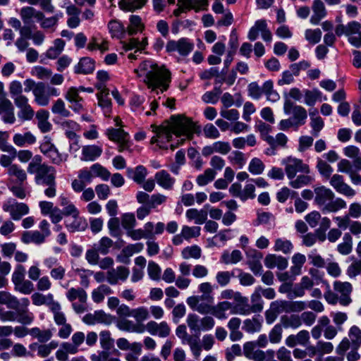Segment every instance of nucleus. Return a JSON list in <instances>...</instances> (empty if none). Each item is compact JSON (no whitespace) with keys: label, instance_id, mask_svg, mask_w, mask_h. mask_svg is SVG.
I'll return each mask as SVG.
<instances>
[{"label":"nucleus","instance_id":"nucleus-1","mask_svg":"<svg viewBox=\"0 0 361 361\" xmlns=\"http://www.w3.org/2000/svg\"><path fill=\"white\" fill-rule=\"evenodd\" d=\"M139 70L145 72V82L152 90L160 88L163 92L167 90L171 73L164 66L159 67L152 61H145L140 65Z\"/></svg>","mask_w":361,"mask_h":361},{"label":"nucleus","instance_id":"nucleus-2","mask_svg":"<svg viewBox=\"0 0 361 361\" xmlns=\"http://www.w3.org/2000/svg\"><path fill=\"white\" fill-rule=\"evenodd\" d=\"M352 292L353 286L350 282L335 281L333 283V290L328 289L324 296L329 304L336 305L339 302L343 306H348L352 302Z\"/></svg>","mask_w":361,"mask_h":361},{"label":"nucleus","instance_id":"nucleus-3","mask_svg":"<svg viewBox=\"0 0 361 361\" xmlns=\"http://www.w3.org/2000/svg\"><path fill=\"white\" fill-rule=\"evenodd\" d=\"M315 202L319 206H324L323 211L336 212L346 207V202L341 198H334V193L325 186L314 188Z\"/></svg>","mask_w":361,"mask_h":361},{"label":"nucleus","instance_id":"nucleus-4","mask_svg":"<svg viewBox=\"0 0 361 361\" xmlns=\"http://www.w3.org/2000/svg\"><path fill=\"white\" fill-rule=\"evenodd\" d=\"M165 130H168L170 135L177 137L184 135L190 138L194 133L195 124L189 118L183 115H175L171 116L169 121L164 125Z\"/></svg>","mask_w":361,"mask_h":361},{"label":"nucleus","instance_id":"nucleus-5","mask_svg":"<svg viewBox=\"0 0 361 361\" xmlns=\"http://www.w3.org/2000/svg\"><path fill=\"white\" fill-rule=\"evenodd\" d=\"M23 306L22 309H18L16 312L12 310H5L0 306V320L2 322H18L23 325H29L34 321V315L30 312L27 307L30 305L28 298L21 299Z\"/></svg>","mask_w":361,"mask_h":361},{"label":"nucleus","instance_id":"nucleus-6","mask_svg":"<svg viewBox=\"0 0 361 361\" xmlns=\"http://www.w3.org/2000/svg\"><path fill=\"white\" fill-rule=\"evenodd\" d=\"M186 323L192 333L198 334L201 331H210L215 326V320L212 317L206 315L203 317H200L194 313L188 315Z\"/></svg>","mask_w":361,"mask_h":361},{"label":"nucleus","instance_id":"nucleus-7","mask_svg":"<svg viewBox=\"0 0 361 361\" xmlns=\"http://www.w3.org/2000/svg\"><path fill=\"white\" fill-rule=\"evenodd\" d=\"M281 164L284 166V171L288 179L295 178L298 173L309 174L310 169L309 165L304 163L300 159L288 156L283 159Z\"/></svg>","mask_w":361,"mask_h":361},{"label":"nucleus","instance_id":"nucleus-8","mask_svg":"<svg viewBox=\"0 0 361 361\" xmlns=\"http://www.w3.org/2000/svg\"><path fill=\"white\" fill-rule=\"evenodd\" d=\"M33 95L37 104L46 106L49 104L50 97H57L59 95V92L54 87H46L44 83L39 82L36 87L33 89Z\"/></svg>","mask_w":361,"mask_h":361},{"label":"nucleus","instance_id":"nucleus-9","mask_svg":"<svg viewBox=\"0 0 361 361\" xmlns=\"http://www.w3.org/2000/svg\"><path fill=\"white\" fill-rule=\"evenodd\" d=\"M4 212L10 214L11 218L14 221L20 220L23 216L27 214L30 208L23 202H18L15 200H8L3 204Z\"/></svg>","mask_w":361,"mask_h":361},{"label":"nucleus","instance_id":"nucleus-10","mask_svg":"<svg viewBox=\"0 0 361 361\" xmlns=\"http://www.w3.org/2000/svg\"><path fill=\"white\" fill-rule=\"evenodd\" d=\"M106 135L108 138L118 144V150L121 152L126 149L130 150L128 133L121 128H109Z\"/></svg>","mask_w":361,"mask_h":361},{"label":"nucleus","instance_id":"nucleus-11","mask_svg":"<svg viewBox=\"0 0 361 361\" xmlns=\"http://www.w3.org/2000/svg\"><path fill=\"white\" fill-rule=\"evenodd\" d=\"M194 44L188 38H180L178 40H170L166 45L167 52L178 51L180 55L188 56L193 49Z\"/></svg>","mask_w":361,"mask_h":361},{"label":"nucleus","instance_id":"nucleus-12","mask_svg":"<svg viewBox=\"0 0 361 361\" xmlns=\"http://www.w3.org/2000/svg\"><path fill=\"white\" fill-rule=\"evenodd\" d=\"M259 32L264 41L271 42L272 35L267 27V23L265 20H258L255 22V25L248 32L247 38L251 41H254L258 37Z\"/></svg>","mask_w":361,"mask_h":361},{"label":"nucleus","instance_id":"nucleus-13","mask_svg":"<svg viewBox=\"0 0 361 361\" xmlns=\"http://www.w3.org/2000/svg\"><path fill=\"white\" fill-rule=\"evenodd\" d=\"M284 111L286 114H292V120L295 123V127L304 125L307 118V114L305 108L301 106L292 105L289 103H286L284 106Z\"/></svg>","mask_w":361,"mask_h":361},{"label":"nucleus","instance_id":"nucleus-14","mask_svg":"<svg viewBox=\"0 0 361 361\" xmlns=\"http://www.w3.org/2000/svg\"><path fill=\"white\" fill-rule=\"evenodd\" d=\"M18 108V118L21 121H31L35 116V111L29 103V99L26 97L14 102Z\"/></svg>","mask_w":361,"mask_h":361},{"label":"nucleus","instance_id":"nucleus-15","mask_svg":"<svg viewBox=\"0 0 361 361\" xmlns=\"http://www.w3.org/2000/svg\"><path fill=\"white\" fill-rule=\"evenodd\" d=\"M330 185L337 192L346 197H353L355 195V190L345 183L344 178L341 175L334 174L330 179Z\"/></svg>","mask_w":361,"mask_h":361},{"label":"nucleus","instance_id":"nucleus-16","mask_svg":"<svg viewBox=\"0 0 361 361\" xmlns=\"http://www.w3.org/2000/svg\"><path fill=\"white\" fill-rule=\"evenodd\" d=\"M130 274L129 269L123 266L111 268L106 272V281L111 285H116L118 281H125Z\"/></svg>","mask_w":361,"mask_h":361},{"label":"nucleus","instance_id":"nucleus-17","mask_svg":"<svg viewBox=\"0 0 361 361\" xmlns=\"http://www.w3.org/2000/svg\"><path fill=\"white\" fill-rule=\"evenodd\" d=\"M145 330L151 335H158L161 338H166L171 334V328L166 322L157 323L154 321H149L145 325Z\"/></svg>","mask_w":361,"mask_h":361},{"label":"nucleus","instance_id":"nucleus-18","mask_svg":"<svg viewBox=\"0 0 361 361\" xmlns=\"http://www.w3.org/2000/svg\"><path fill=\"white\" fill-rule=\"evenodd\" d=\"M20 16L25 25H30L39 22L43 18V12L32 6H25L20 9Z\"/></svg>","mask_w":361,"mask_h":361},{"label":"nucleus","instance_id":"nucleus-19","mask_svg":"<svg viewBox=\"0 0 361 361\" xmlns=\"http://www.w3.org/2000/svg\"><path fill=\"white\" fill-rule=\"evenodd\" d=\"M262 254L256 250H252L247 252V264L250 270L255 274H261L262 271V265L261 259Z\"/></svg>","mask_w":361,"mask_h":361},{"label":"nucleus","instance_id":"nucleus-20","mask_svg":"<svg viewBox=\"0 0 361 361\" xmlns=\"http://www.w3.org/2000/svg\"><path fill=\"white\" fill-rule=\"evenodd\" d=\"M13 143L18 147H24L36 143L37 137L30 131L17 133L13 135Z\"/></svg>","mask_w":361,"mask_h":361},{"label":"nucleus","instance_id":"nucleus-21","mask_svg":"<svg viewBox=\"0 0 361 361\" xmlns=\"http://www.w3.org/2000/svg\"><path fill=\"white\" fill-rule=\"evenodd\" d=\"M32 304L35 306L47 305L51 310L58 302L54 300L53 294L44 295L35 292L31 295Z\"/></svg>","mask_w":361,"mask_h":361},{"label":"nucleus","instance_id":"nucleus-22","mask_svg":"<svg viewBox=\"0 0 361 361\" xmlns=\"http://www.w3.org/2000/svg\"><path fill=\"white\" fill-rule=\"evenodd\" d=\"M65 226L69 232H80L87 228V222L85 219L77 214V216H72V219L66 220Z\"/></svg>","mask_w":361,"mask_h":361},{"label":"nucleus","instance_id":"nucleus-23","mask_svg":"<svg viewBox=\"0 0 361 361\" xmlns=\"http://www.w3.org/2000/svg\"><path fill=\"white\" fill-rule=\"evenodd\" d=\"M56 171L54 167L45 164L40 172L35 176L37 184H46L53 182L56 178Z\"/></svg>","mask_w":361,"mask_h":361},{"label":"nucleus","instance_id":"nucleus-24","mask_svg":"<svg viewBox=\"0 0 361 361\" xmlns=\"http://www.w3.org/2000/svg\"><path fill=\"white\" fill-rule=\"evenodd\" d=\"M0 116L7 124H13L16 121L14 109L11 101L0 103Z\"/></svg>","mask_w":361,"mask_h":361},{"label":"nucleus","instance_id":"nucleus-25","mask_svg":"<svg viewBox=\"0 0 361 361\" xmlns=\"http://www.w3.org/2000/svg\"><path fill=\"white\" fill-rule=\"evenodd\" d=\"M313 14L310 18V23L317 25L326 16L324 4L322 0H314L312 4Z\"/></svg>","mask_w":361,"mask_h":361},{"label":"nucleus","instance_id":"nucleus-26","mask_svg":"<svg viewBox=\"0 0 361 361\" xmlns=\"http://www.w3.org/2000/svg\"><path fill=\"white\" fill-rule=\"evenodd\" d=\"M116 326L120 330L128 332L142 334L145 331V327L143 324H136L127 319H122L119 320L116 324Z\"/></svg>","mask_w":361,"mask_h":361},{"label":"nucleus","instance_id":"nucleus-27","mask_svg":"<svg viewBox=\"0 0 361 361\" xmlns=\"http://www.w3.org/2000/svg\"><path fill=\"white\" fill-rule=\"evenodd\" d=\"M151 128L153 129V131L156 133V135L152 137L151 139V144L156 143L160 149H167L166 146H165L164 145H161V137L162 135H164L166 138L167 142L171 140V135L169 133L168 130H165L164 125H161L160 126L152 125Z\"/></svg>","mask_w":361,"mask_h":361},{"label":"nucleus","instance_id":"nucleus-28","mask_svg":"<svg viewBox=\"0 0 361 361\" xmlns=\"http://www.w3.org/2000/svg\"><path fill=\"white\" fill-rule=\"evenodd\" d=\"M264 265L269 269H273L276 267L278 269L283 270L288 267V261L281 256L269 254L265 257Z\"/></svg>","mask_w":361,"mask_h":361},{"label":"nucleus","instance_id":"nucleus-29","mask_svg":"<svg viewBox=\"0 0 361 361\" xmlns=\"http://www.w3.org/2000/svg\"><path fill=\"white\" fill-rule=\"evenodd\" d=\"M102 149L97 145H86L82 149L81 159L86 161H92L101 156Z\"/></svg>","mask_w":361,"mask_h":361},{"label":"nucleus","instance_id":"nucleus-30","mask_svg":"<svg viewBox=\"0 0 361 361\" xmlns=\"http://www.w3.org/2000/svg\"><path fill=\"white\" fill-rule=\"evenodd\" d=\"M24 244L34 243L41 245L45 242L46 238L39 231H24L20 238Z\"/></svg>","mask_w":361,"mask_h":361},{"label":"nucleus","instance_id":"nucleus-31","mask_svg":"<svg viewBox=\"0 0 361 361\" xmlns=\"http://www.w3.org/2000/svg\"><path fill=\"white\" fill-rule=\"evenodd\" d=\"M148 0H119L118 7L125 12H134L142 8Z\"/></svg>","mask_w":361,"mask_h":361},{"label":"nucleus","instance_id":"nucleus-32","mask_svg":"<svg viewBox=\"0 0 361 361\" xmlns=\"http://www.w3.org/2000/svg\"><path fill=\"white\" fill-rule=\"evenodd\" d=\"M235 300L238 304L234 307L231 313L238 314L241 315H247L252 312L251 306L248 304V300L245 297H243L240 294L235 296Z\"/></svg>","mask_w":361,"mask_h":361},{"label":"nucleus","instance_id":"nucleus-33","mask_svg":"<svg viewBox=\"0 0 361 361\" xmlns=\"http://www.w3.org/2000/svg\"><path fill=\"white\" fill-rule=\"evenodd\" d=\"M154 178L157 184L165 190H171L175 183V179L164 170L157 172Z\"/></svg>","mask_w":361,"mask_h":361},{"label":"nucleus","instance_id":"nucleus-34","mask_svg":"<svg viewBox=\"0 0 361 361\" xmlns=\"http://www.w3.org/2000/svg\"><path fill=\"white\" fill-rule=\"evenodd\" d=\"M345 156L353 159L354 168L357 171H361V157L360 149L355 145H348L343 149Z\"/></svg>","mask_w":361,"mask_h":361},{"label":"nucleus","instance_id":"nucleus-35","mask_svg":"<svg viewBox=\"0 0 361 361\" xmlns=\"http://www.w3.org/2000/svg\"><path fill=\"white\" fill-rule=\"evenodd\" d=\"M207 211L204 209H189L185 212V216L189 221H194L196 224H202L207 219Z\"/></svg>","mask_w":361,"mask_h":361},{"label":"nucleus","instance_id":"nucleus-36","mask_svg":"<svg viewBox=\"0 0 361 361\" xmlns=\"http://www.w3.org/2000/svg\"><path fill=\"white\" fill-rule=\"evenodd\" d=\"M94 61L90 57L82 58L75 66V72L80 74H89L94 71Z\"/></svg>","mask_w":361,"mask_h":361},{"label":"nucleus","instance_id":"nucleus-37","mask_svg":"<svg viewBox=\"0 0 361 361\" xmlns=\"http://www.w3.org/2000/svg\"><path fill=\"white\" fill-rule=\"evenodd\" d=\"M178 4L186 9H193L196 12L207 9L208 0H178Z\"/></svg>","mask_w":361,"mask_h":361},{"label":"nucleus","instance_id":"nucleus-38","mask_svg":"<svg viewBox=\"0 0 361 361\" xmlns=\"http://www.w3.org/2000/svg\"><path fill=\"white\" fill-rule=\"evenodd\" d=\"M100 92L97 94L99 106L104 109L105 113H109L111 111V102L109 97V90L102 85L98 86Z\"/></svg>","mask_w":361,"mask_h":361},{"label":"nucleus","instance_id":"nucleus-39","mask_svg":"<svg viewBox=\"0 0 361 361\" xmlns=\"http://www.w3.org/2000/svg\"><path fill=\"white\" fill-rule=\"evenodd\" d=\"M127 174L129 178H132L135 182L138 184H141L145 179L147 171L145 166L140 165L137 166L135 169L128 168L127 169Z\"/></svg>","mask_w":361,"mask_h":361},{"label":"nucleus","instance_id":"nucleus-40","mask_svg":"<svg viewBox=\"0 0 361 361\" xmlns=\"http://www.w3.org/2000/svg\"><path fill=\"white\" fill-rule=\"evenodd\" d=\"M0 305H4L8 308L17 310L20 300L7 291H0Z\"/></svg>","mask_w":361,"mask_h":361},{"label":"nucleus","instance_id":"nucleus-41","mask_svg":"<svg viewBox=\"0 0 361 361\" xmlns=\"http://www.w3.org/2000/svg\"><path fill=\"white\" fill-rule=\"evenodd\" d=\"M262 319L259 316H255L252 319H247L243 322V329L247 333L258 332L262 329Z\"/></svg>","mask_w":361,"mask_h":361},{"label":"nucleus","instance_id":"nucleus-42","mask_svg":"<svg viewBox=\"0 0 361 361\" xmlns=\"http://www.w3.org/2000/svg\"><path fill=\"white\" fill-rule=\"evenodd\" d=\"M8 90L13 102L26 97L23 94V87L22 83L18 80H13L9 83Z\"/></svg>","mask_w":361,"mask_h":361},{"label":"nucleus","instance_id":"nucleus-43","mask_svg":"<svg viewBox=\"0 0 361 361\" xmlns=\"http://www.w3.org/2000/svg\"><path fill=\"white\" fill-rule=\"evenodd\" d=\"M267 96V99L271 102H276L280 99L279 93L274 90V83L271 80H267L262 87V94Z\"/></svg>","mask_w":361,"mask_h":361},{"label":"nucleus","instance_id":"nucleus-44","mask_svg":"<svg viewBox=\"0 0 361 361\" xmlns=\"http://www.w3.org/2000/svg\"><path fill=\"white\" fill-rule=\"evenodd\" d=\"M66 298L71 302L78 299L81 303H86L87 295L86 291L82 288H71L66 293Z\"/></svg>","mask_w":361,"mask_h":361},{"label":"nucleus","instance_id":"nucleus-45","mask_svg":"<svg viewBox=\"0 0 361 361\" xmlns=\"http://www.w3.org/2000/svg\"><path fill=\"white\" fill-rule=\"evenodd\" d=\"M289 185L295 189L300 188L303 186L308 185L312 183L313 178L308 174L304 173L299 176H295L293 179H288Z\"/></svg>","mask_w":361,"mask_h":361},{"label":"nucleus","instance_id":"nucleus-46","mask_svg":"<svg viewBox=\"0 0 361 361\" xmlns=\"http://www.w3.org/2000/svg\"><path fill=\"white\" fill-rule=\"evenodd\" d=\"M112 293L111 288L107 285H101L92 292V298L94 302L99 303L102 302L105 295Z\"/></svg>","mask_w":361,"mask_h":361},{"label":"nucleus","instance_id":"nucleus-47","mask_svg":"<svg viewBox=\"0 0 361 361\" xmlns=\"http://www.w3.org/2000/svg\"><path fill=\"white\" fill-rule=\"evenodd\" d=\"M8 174L16 178L17 182L22 184L27 180V173L19 165L14 164L8 169Z\"/></svg>","mask_w":361,"mask_h":361},{"label":"nucleus","instance_id":"nucleus-48","mask_svg":"<svg viewBox=\"0 0 361 361\" xmlns=\"http://www.w3.org/2000/svg\"><path fill=\"white\" fill-rule=\"evenodd\" d=\"M65 47V42L61 39H56L54 41L53 46L46 52L47 58L54 59L58 57L63 51Z\"/></svg>","mask_w":361,"mask_h":361},{"label":"nucleus","instance_id":"nucleus-49","mask_svg":"<svg viewBox=\"0 0 361 361\" xmlns=\"http://www.w3.org/2000/svg\"><path fill=\"white\" fill-rule=\"evenodd\" d=\"M337 250L343 255H349L353 250V238L349 233H345L343 237V242L338 245Z\"/></svg>","mask_w":361,"mask_h":361},{"label":"nucleus","instance_id":"nucleus-50","mask_svg":"<svg viewBox=\"0 0 361 361\" xmlns=\"http://www.w3.org/2000/svg\"><path fill=\"white\" fill-rule=\"evenodd\" d=\"M37 347V355L40 357H47L51 353L52 350L55 349L58 346V343L54 341H51L48 344H32L30 348L35 349Z\"/></svg>","mask_w":361,"mask_h":361},{"label":"nucleus","instance_id":"nucleus-51","mask_svg":"<svg viewBox=\"0 0 361 361\" xmlns=\"http://www.w3.org/2000/svg\"><path fill=\"white\" fill-rule=\"evenodd\" d=\"M30 336L41 343H45L52 337V331L50 329L41 330L38 327H34L30 329Z\"/></svg>","mask_w":361,"mask_h":361},{"label":"nucleus","instance_id":"nucleus-52","mask_svg":"<svg viewBox=\"0 0 361 361\" xmlns=\"http://www.w3.org/2000/svg\"><path fill=\"white\" fill-rule=\"evenodd\" d=\"M46 164L42 163V158L40 155H35L29 162L27 171L30 174H35V176L40 172L43 166Z\"/></svg>","mask_w":361,"mask_h":361},{"label":"nucleus","instance_id":"nucleus-53","mask_svg":"<svg viewBox=\"0 0 361 361\" xmlns=\"http://www.w3.org/2000/svg\"><path fill=\"white\" fill-rule=\"evenodd\" d=\"M288 137L283 133H278L275 137L271 136L266 137V142L272 147L273 154H274V149L278 147H284L287 143Z\"/></svg>","mask_w":361,"mask_h":361},{"label":"nucleus","instance_id":"nucleus-54","mask_svg":"<svg viewBox=\"0 0 361 361\" xmlns=\"http://www.w3.org/2000/svg\"><path fill=\"white\" fill-rule=\"evenodd\" d=\"M349 341L353 348H358L361 346V329L356 325L352 326L348 331Z\"/></svg>","mask_w":361,"mask_h":361},{"label":"nucleus","instance_id":"nucleus-55","mask_svg":"<svg viewBox=\"0 0 361 361\" xmlns=\"http://www.w3.org/2000/svg\"><path fill=\"white\" fill-rule=\"evenodd\" d=\"M251 307L252 312H261L263 309V301L261 297V287L256 288L255 292L251 295Z\"/></svg>","mask_w":361,"mask_h":361},{"label":"nucleus","instance_id":"nucleus-56","mask_svg":"<svg viewBox=\"0 0 361 361\" xmlns=\"http://www.w3.org/2000/svg\"><path fill=\"white\" fill-rule=\"evenodd\" d=\"M242 259V253L238 250H233L231 254L226 251L221 255V262L226 264H236Z\"/></svg>","mask_w":361,"mask_h":361},{"label":"nucleus","instance_id":"nucleus-57","mask_svg":"<svg viewBox=\"0 0 361 361\" xmlns=\"http://www.w3.org/2000/svg\"><path fill=\"white\" fill-rule=\"evenodd\" d=\"M90 171L93 178L98 176L102 178L104 180H108L111 176L110 172L99 164L92 165L90 168Z\"/></svg>","mask_w":361,"mask_h":361},{"label":"nucleus","instance_id":"nucleus-58","mask_svg":"<svg viewBox=\"0 0 361 361\" xmlns=\"http://www.w3.org/2000/svg\"><path fill=\"white\" fill-rule=\"evenodd\" d=\"M51 111L54 114H59L62 117H69L70 111L66 109L65 102L61 99H58L51 107Z\"/></svg>","mask_w":361,"mask_h":361},{"label":"nucleus","instance_id":"nucleus-59","mask_svg":"<svg viewBox=\"0 0 361 361\" xmlns=\"http://www.w3.org/2000/svg\"><path fill=\"white\" fill-rule=\"evenodd\" d=\"M274 248L275 251L282 252L284 254H288L292 251L293 245L292 243L288 240L277 238L275 240Z\"/></svg>","mask_w":361,"mask_h":361},{"label":"nucleus","instance_id":"nucleus-60","mask_svg":"<svg viewBox=\"0 0 361 361\" xmlns=\"http://www.w3.org/2000/svg\"><path fill=\"white\" fill-rule=\"evenodd\" d=\"M10 154H13V157H17L18 161L21 163H27L31 161L34 157L32 152L29 149H20L17 151L13 147V150L10 152Z\"/></svg>","mask_w":361,"mask_h":361},{"label":"nucleus","instance_id":"nucleus-61","mask_svg":"<svg viewBox=\"0 0 361 361\" xmlns=\"http://www.w3.org/2000/svg\"><path fill=\"white\" fill-rule=\"evenodd\" d=\"M149 317L148 310L143 306L133 309L132 317L136 322V324H142Z\"/></svg>","mask_w":361,"mask_h":361},{"label":"nucleus","instance_id":"nucleus-62","mask_svg":"<svg viewBox=\"0 0 361 361\" xmlns=\"http://www.w3.org/2000/svg\"><path fill=\"white\" fill-rule=\"evenodd\" d=\"M143 25L140 16L133 15L130 17V25L128 27V32L130 35L136 34L138 31L142 30Z\"/></svg>","mask_w":361,"mask_h":361},{"label":"nucleus","instance_id":"nucleus-63","mask_svg":"<svg viewBox=\"0 0 361 361\" xmlns=\"http://www.w3.org/2000/svg\"><path fill=\"white\" fill-rule=\"evenodd\" d=\"M281 322L286 328L297 329L302 325L300 317L298 314H291L289 317H281Z\"/></svg>","mask_w":361,"mask_h":361},{"label":"nucleus","instance_id":"nucleus-64","mask_svg":"<svg viewBox=\"0 0 361 361\" xmlns=\"http://www.w3.org/2000/svg\"><path fill=\"white\" fill-rule=\"evenodd\" d=\"M317 169L321 176L326 179H329L333 173V168L322 159H317Z\"/></svg>","mask_w":361,"mask_h":361}]
</instances>
